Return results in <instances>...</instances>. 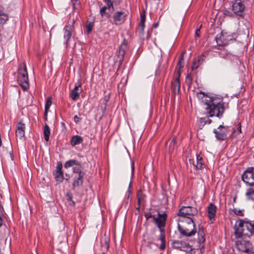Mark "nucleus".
Segmentation results:
<instances>
[{
	"label": "nucleus",
	"instance_id": "dca6fc26",
	"mask_svg": "<svg viewBox=\"0 0 254 254\" xmlns=\"http://www.w3.org/2000/svg\"><path fill=\"white\" fill-rule=\"evenodd\" d=\"M181 76V71H178L177 74L174 80L171 82V89L174 94H179L180 92V78Z\"/></svg>",
	"mask_w": 254,
	"mask_h": 254
},
{
	"label": "nucleus",
	"instance_id": "bf43d9fd",
	"mask_svg": "<svg viewBox=\"0 0 254 254\" xmlns=\"http://www.w3.org/2000/svg\"><path fill=\"white\" fill-rule=\"evenodd\" d=\"M102 254H106L104 252H103Z\"/></svg>",
	"mask_w": 254,
	"mask_h": 254
},
{
	"label": "nucleus",
	"instance_id": "39448f33",
	"mask_svg": "<svg viewBox=\"0 0 254 254\" xmlns=\"http://www.w3.org/2000/svg\"><path fill=\"white\" fill-rule=\"evenodd\" d=\"M17 80L18 84L24 90L29 88V79L25 63H23L19 66Z\"/></svg>",
	"mask_w": 254,
	"mask_h": 254
},
{
	"label": "nucleus",
	"instance_id": "c9c22d12",
	"mask_svg": "<svg viewBox=\"0 0 254 254\" xmlns=\"http://www.w3.org/2000/svg\"><path fill=\"white\" fill-rule=\"evenodd\" d=\"M66 196L67 200L68 201H71L72 205H74L75 202L73 201H72V195L71 193H70V192L67 193V194H66Z\"/></svg>",
	"mask_w": 254,
	"mask_h": 254
},
{
	"label": "nucleus",
	"instance_id": "9d476101",
	"mask_svg": "<svg viewBox=\"0 0 254 254\" xmlns=\"http://www.w3.org/2000/svg\"><path fill=\"white\" fill-rule=\"evenodd\" d=\"M197 210L195 207L191 206H182L178 213L179 216L183 217L187 215H195L197 213Z\"/></svg>",
	"mask_w": 254,
	"mask_h": 254
},
{
	"label": "nucleus",
	"instance_id": "423d86ee",
	"mask_svg": "<svg viewBox=\"0 0 254 254\" xmlns=\"http://www.w3.org/2000/svg\"><path fill=\"white\" fill-rule=\"evenodd\" d=\"M72 171L73 173V178L72 188L73 190H74L76 188L82 185L85 173L80 168L76 167L72 168Z\"/></svg>",
	"mask_w": 254,
	"mask_h": 254
},
{
	"label": "nucleus",
	"instance_id": "5701e85b",
	"mask_svg": "<svg viewBox=\"0 0 254 254\" xmlns=\"http://www.w3.org/2000/svg\"><path fill=\"white\" fill-rule=\"evenodd\" d=\"M83 141V138L79 135H74L71 137L70 143L71 146H74L76 145L79 144Z\"/></svg>",
	"mask_w": 254,
	"mask_h": 254
},
{
	"label": "nucleus",
	"instance_id": "3c124183",
	"mask_svg": "<svg viewBox=\"0 0 254 254\" xmlns=\"http://www.w3.org/2000/svg\"><path fill=\"white\" fill-rule=\"evenodd\" d=\"M65 178H64V179L66 180V181L68 180L70 178L69 175L67 174H65Z\"/></svg>",
	"mask_w": 254,
	"mask_h": 254
},
{
	"label": "nucleus",
	"instance_id": "6e6d98bb",
	"mask_svg": "<svg viewBox=\"0 0 254 254\" xmlns=\"http://www.w3.org/2000/svg\"><path fill=\"white\" fill-rule=\"evenodd\" d=\"M190 75H188L187 77V79H190Z\"/></svg>",
	"mask_w": 254,
	"mask_h": 254
},
{
	"label": "nucleus",
	"instance_id": "a19ab883",
	"mask_svg": "<svg viewBox=\"0 0 254 254\" xmlns=\"http://www.w3.org/2000/svg\"><path fill=\"white\" fill-rule=\"evenodd\" d=\"M81 119L79 118L78 117H77V115H75L74 117V122L77 124L79 122H80L81 121Z\"/></svg>",
	"mask_w": 254,
	"mask_h": 254
},
{
	"label": "nucleus",
	"instance_id": "de8ad7c7",
	"mask_svg": "<svg viewBox=\"0 0 254 254\" xmlns=\"http://www.w3.org/2000/svg\"><path fill=\"white\" fill-rule=\"evenodd\" d=\"M78 0H71V1L72 2L73 6L74 7L76 3L77 2Z\"/></svg>",
	"mask_w": 254,
	"mask_h": 254
},
{
	"label": "nucleus",
	"instance_id": "f257e3e1",
	"mask_svg": "<svg viewBox=\"0 0 254 254\" xmlns=\"http://www.w3.org/2000/svg\"><path fill=\"white\" fill-rule=\"evenodd\" d=\"M197 98L201 100L203 105L205 106L206 114L208 117L216 116L220 119L225 111L224 103L220 98L208 96L202 91L197 93Z\"/></svg>",
	"mask_w": 254,
	"mask_h": 254
},
{
	"label": "nucleus",
	"instance_id": "473e14b6",
	"mask_svg": "<svg viewBox=\"0 0 254 254\" xmlns=\"http://www.w3.org/2000/svg\"><path fill=\"white\" fill-rule=\"evenodd\" d=\"M243 210L238 209L237 208H234L233 209V212L237 215L243 216L244 214L243 213Z\"/></svg>",
	"mask_w": 254,
	"mask_h": 254
},
{
	"label": "nucleus",
	"instance_id": "37998d69",
	"mask_svg": "<svg viewBox=\"0 0 254 254\" xmlns=\"http://www.w3.org/2000/svg\"><path fill=\"white\" fill-rule=\"evenodd\" d=\"M200 32V29H197L195 31V36H197V37H199V33Z\"/></svg>",
	"mask_w": 254,
	"mask_h": 254
},
{
	"label": "nucleus",
	"instance_id": "7ed1b4c3",
	"mask_svg": "<svg viewBox=\"0 0 254 254\" xmlns=\"http://www.w3.org/2000/svg\"><path fill=\"white\" fill-rule=\"evenodd\" d=\"M167 214L164 211L158 212V216L153 217V222L155 223L159 229L160 234L159 240L161 241L159 249L164 250L166 248V236L164 228L166 226Z\"/></svg>",
	"mask_w": 254,
	"mask_h": 254
},
{
	"label": "nucleus",
	"instance_id": "49530a36",
	"mask_svg": "<svg viewBox=\"0 0 254 254\" xmlns=\"http://www.w3.org/2000/svg\"><path fill=\"white\" fill-rule=\"evenodd\" d=\"M238 127L237 128V132L238 133H240L241 132V125L240 124H239L238 125Z\"/></svg>",
	"mask_w": 254,
	"mask_h": 254
},
{
	"label": "nucleus",
	"instance_id": "c85d7f7f",
	"mask_svg": "<svg viewBox=\"0 0 254 254\" xmlns=\"http://www.w3.org/2000/svg\"><path fill=\"white\" fill-rule=\"evenodd\" d=\"M52 104V98L49 97L47 98L45 105V115H47V112Z\"/></svg>",
	"mask_w": 254,
	"mask_h": 254
},
{
	"label": "nucleus",
	"instance_id": "c756f323",
	"mask_svg": "<svg viewBox=\"0 0 254 254\" xmlns=\"http://www.w3.org/2000/svg\"><path fill=\"white\" fill-rule=\"evenodd\" d=\"M8 18L7 15L0 10V24L5 23L7 21Z\"/></svg>",
	"mask_w": 254,
	"mask_h": 254
},
{
	"label": "nucleus",
	"instance_id": "4c0bfd02",
	"mask_svg": "<svg viewBox=\"0 0 254 254\" xmlns=\"http://www.w3.org/2000/svg\"><path fill=\"white\" fill-rule=\"evenodd\" d=\"M178 66H179L178 70L181 72V69L184 66V61L179 60L178 63Z\"/></svg>",
	"mask_w": 254,
	"mask_h": 254
},
{
	"label": "nucleus",
	"instance_id": "a878e982",
	"mask_svg": "<svg viewBox=\"0 0 254 254\" xmlns=\"http://www.w3.org/2000/svg\"><path fill=\"white\" fill-rule=\"evenodd\" d=\"M50 133L51 132L49 127L47 125H45L44 127V137L46 141H49Z\"/></svg>",
	"mask_w": 254,
	"mask_h": 254
},
{
	"label": "nucleus",
	"instance_id": "20e7f679",
	"mask_svg": "<svg viewBox=\"0 0 254 254\" xmlns=\"http://www.w3.org/2000/svg\"><path fill=\"white\" fill-rule=\"evenodd\" d=\"M234 230L237 238H241L243 235H252L254 233V224L250 221L240 219L236 221Z\"/></svg>",
	"mask_w": 254,
	"mask_h": 254
},
{
	"label": "nucleus",
	"instance_id": "bb28decb",
	"mask_svg": "<svg viewBox=\"0 0 254 254\" xmlns=\"http://www.w3.org/2000/svg\"><path fill=\"white\" fill-rule=\"evenodd\" d=\"M80 165V163L78 162V161L77 160H69L65 163V164L64 165V167L65 168H68L69 167L73 166V165Z\"/></svg>",
	"mask_w": 254,
	"mask_h": 254
},
{
	"label": "nucleus",
	"instance_id": "a18cd8bd",
	"mask_svg": "<svg viewBox=\"0 0 254 254\" xmlns=\"http://www.w3.org/2000/svg\"><path fill=\"white\" fill-rule=\"evenodd\" d=\"M243 251L245 253H248V254H254V252H249V250L248 249H245Z\"/></svg>",
	"mask_w": 254,
	"mask_h": 254
},
{
	"label": "nucleus",
	"instance_id": "f03ea898",
	"mask_svg": "<svg viewBox=\"0 0 254 254\" xmlns=\"http://www.w3.org/2000/svg\"><path fill=\"white\" fill-rule=\"evenodd\" d=\"M178 228L180 233L186 237L194 236L196 230L195 224L193 220L189 217H185L178 219Z\"/></svg>",
	"mask_w": 254,
	"mask_h": 254
},
{
	"label": "nucleus",
	"instance_id": "13d9d810",
	"mask_svg": "<svg viewBox=\"0 0 254 254\" xmlns=\"http://www.w3.org/2000/svg\"><path fill=\"white\" fill-rule=\"evenodd\" d=\"M235 132H236V131L234 130V132H233V133H235Z\"/></svg>",
	"mask_w": 254,
	"mask_h": 254
},
{
	"label": "nucleus",
	"instance_id": "c03bdc74",
	"mask_svg": "<svg viewBox=\"0 0 254 254\" xmlns=\"http://www.w3.org/2000/svg\"><path fill=\"white\" fill-rule=\"evenodd\" d=\"M205 239L204 238V235L203 234L202 236H201V238H199V241L200 242L204 243Z\"/></svg>",
	"mask_w": 254,
	"mask_h": 254
},
{
	"label": "nucleus",
	"instance_id": "9b49d317",
	"mask_svg": "<svg viewBox=\"0 0 254 254\" xmlns=\"http://www.w3.org/2000/svg\"><path fill=\"white\" fill-rule=\"evenodd\" d=\"M227 36V32H221L219 34H218L215 37L216 43L218 46H225L228 44L229 41L234 39L233 35L231 36V37L226 38Z\"/></svg>",
	"mask_w": 254,
	"mask_h": 254
},
{
	"label": "nucleus",
	"instance_id": "2eb2a0df",
	"mask_svg": "<svg viewBox=\"0 0 254 254\" xmlns=\"http://www.w3.org/2000/svg\"><path fill=\"white\" fill-rule=\"evenodd\" d=\"M145 21V15L144 14H141L140 21L139 22L138 27L136 29V32L138 33L139 37L142 39H145L144 36V27Z\"/></svg>",
	"mask_w": 254,
	"mask_h": 254
},
{
	"label": "nucleus",
	"instance_id": "f8f14e48",
	"mask_svg": "<svg viewBox=\"0 0 254 254\" xmlns=\"http://www.w3.org/2000/svg\"><path fill=\"white\" fill-rule=\"evenodd\" d=\"M172 247L184 252H190L191 250V246L185 242L174 241L172 243Z\"/></svg>",
	"mask_w": 254,
	"mask_h": 254
},
{
	"label": "nucleus",
	"instance_id": "79ce46f5",
	"mask_svg": "<svg viewBox=\"0 0 254 254\" xmlns=\"http://www.w3.org/2000/svg\"><path fill=\"white\" fill-rule=\"evenodd\" d=\"M186 52H183L179 56V60L184 61V55Z\"/></svg>",
	"mask_w": 254,
	"mask_h": 254
},
{
	"label": "nucleus",
	"instance_id": "864d4df0",
	"mask_svg": "<svg viewBox=\"0 0 254 254\" xmlns=\"http://www.w3.org/2000/svg\"><path fill=\"white\" fill-rule=\"evenodd\" d=\"M105 243H106V246H107V249H108V248H109V243H108L107 241H106V242H105Z\"/></svg>",
	"mask_w": 254,
	"mask_h": 254
},
{
	"label": "nucleus",
	"instance_id": "ea45409f",
	"mask_svg": "<svg viewBox=\"0 0 254 254\" xmlns=\"http://www.w3.org/2000/svg\"><path fill=\"white\" fill-rule=\"evenodd\" d=\"M224 15H225L226 16H230V17L233 16V13L231 11L227 10H226L224 11Z\"/></svg>",
	"mask_w": 254,
	"mask_h": 254
},
{
	"label": "nucleus",
	"instance_id": "f3484780",
	"mask_svg": "<svg viewBox=\"0 0 254 254\" xmlns=\"http://www.w3.org/2000/svg\"><path fill=\"white\" fill-rule=\"evenodd\" d=\"M82 90L80 82H77L75 84L74 88L70 92V97L71 99L73 101L77 100L79 98L80 94L81 93Z\"/></svg>",
	"mask_w": 254,
	"mask_h": 254
},
{
	"label": "nucleus",
	"instance_id": "f704fd0d",
	"mask_svg": "<svg viewBox=\"0 0 254 254\" xmlns=\"http://www.w3.org/2000/svg\"><path fill=\"white\" fill-rule=\"evenodd\" d=\"M200 122L201 123H204V124H210L212 122V120L209 119V118H200Z\"/></svg>",
	"mask_w": 254,
	"mask_h": 254
},
{
	"label": "nucleus",
	"instance_id": "1a4fd4ad",
	"mask_svg": "<svg viewBox=\"0 0 254 254\" xmlns=\"http://www.w3.org/2000/svg\"><path fill=\"white\" fill-rule=\"evenodd\" d=\"M63 165L61 162H58L56 170L53 172V175L56 182V184L62 183L64 179V172L63 171Z\"/></svg>",
	"mask_w": 254,
	"mask_h": 254
},
{
	"label": "nucleus",
	"instance_id": "5fc2aeb1",
	"mask_svg": "<svg viewBox=\"0 0 254 254\" xmlns=\"http://www.w3.org/2000/svg\"><path fill=\"white\" fill-rule=\"evenodd\" d=\"M140 205H138V206L136 208V209L138 210H139L140 209Z\"/></svg>",
	"mask_w": 254,
	"mask_h": 254
},
{
	"label": "nucleus",
	"instance_id": "72a5a7b5",
	"mask_svg": "<svg viewBox=\"0 0 254 254\" xmlns=\"http://www.w3.org/2000/svg\"><path fill=\"white\" fill-rule=\"evenodd\" d=\"M93 25H94L93 23L91 22H90L88 24H87L86 25V27L87 33L88 34H89V33H91V32L92 30Z\"/></svg>",
	"mask_w": 254,
	"mask_h": 254
},
{
	"label": "nucleus",
	"instance_id": "393cba45",
	"mask_svg": "<svg viewBox=\"0 0 254 254\" xmlns=\"http://www.w3.org/2000/svg\"><path fill=\"white\" fill-rule=\"evenodd\" d=\"M197 169H202L204 167L203 159L199 155L197 156L196 164H194Z\"/></svg>",
	"mask_w": 254,
	"mask_h": 254
},
{
	"label": "nucleus",
	"instance_id": "4d7b16f0",
	"mask_svg": "<svg viewBox=\"0 0 254 254\" xmlns=\"http://www.w3.org/2000/svg\"><path fill=\"white\" fill-rule=\"evenodd\" d=\"M149 36V33H148L146 38H148Z\"/></svg>",
	"mask_w": 254,
	"mask_h": 254
},
{
	"label": "nucleus",
	"instance_id": "09e8293b",
	"mask_svg": "<svg viewBox=\"0 0 254 254\" xmlns=\"http://www.w3.org/2000/svg\"><path fill=\"white\" fill-rule=\"evenodd\" d=\"M232 35H233L234 38L236 34L235 33H233L232 34H228V33H227V36L226 37V38L231 37V36H232Z\"/></svg>",
	"mask_w": 254,
	"mask_h": 254
},
{
	"label": "nucleus",
	"instance_id": "b1692460",
	"mask_svg": "<svg viewBox=\"0 0 254 254\" xmlns=\"http://www.w3.org/2000/svg\"><path fill=\"white\" fill-rule=\"evenodd\" d=\"M168 143H169V151L170 153H172L177 148V141L176 137H173L168 142H167L166 145H168Z\"/></svg>",
	"mask_w": 254,
	"mask_h": 254
},
{
	"label": "nucleus",
	"instance_id": "2f4dec72",
	"mask_svg": "<svg viewBox=\"0 0 254 254\" xmlns=\"http://www.w3.org/2000/svg\"><path fill=\"white\" fill-rule=\"evenodd\" d=\"M107 4V7L109 11L114 10L113 1L112 0H103Z\"/></svg>",
	"mask_w": 254,
	"mask_h": 254
},
{
	"label": "nucleus",
	"instance_id": "58836bf2",
	"mask_svg": "<svg viewBox=\"0 0 254 254\" xmlns=\"http://www.w3.org/2000/svg\"><path fill=\"white\" fill-rule=\"evenodd\" d=\"M144 216L146 220H148L150 218H152L153 219V217H155V216L152 215L150 212H145Z\"/></svg>",
	"mask_w": 254,
	"mask_h": 254
},
{
	"label": "nucleus",
	"instance_id": "e433bc0d",
	"mask_svg": "<svg viewBox=\"0 0 254 254\" xmlns=\"http://www.w3.org/2000/svg\"><path fill=\"white\" fill-rule=\"evenodd\" d=\"M4 50L2 46V44L1 41H0V60L4 57Z\"/></svg>",
	"mask_w": 254,
	"mask_h": 254
},
{
	"label": "nucleus",
	"instance_id": "a211bd4d",
	"mask_svg": "<svg viewBox=\"0 0 254 254\" xmlns=\"http://www.w3.org/2000/svg\"><path fill=\"white\" fill-rule=\"evenodd\" d=\"M25 124L21 122H19L18 123V125L17 126L16 132H15L16 137H18L20 139L25 140Z\"/></svg>",
	"mask_w": 254,
	"mask_h": 254
},
{
	"label": "nucleus",
	"instance_id": "6ab92c4d",
	"mask_svg": "<svg viewBox=\"0 0 254 254\" xmlns=\"http://www.w3.org/2000/svg\"><path fill=\"white\" fill-rule=\"evenodd\" d=\"M127 48V43L124 40L123 43L120 46L118 52V57L120 62L123 61L126 51Z\"/></svg>",
	"mask_w": 254,
	"mask_h": 254
},
{
	"label": "nucleus",
	"instance_id": "ddd939ff",
	"mask_svg": "<svg viewBox=\"0 0 254 254\" xmlns=\"http://www.w3.org/2000/svg\"><path fill=\"white\" fill-rule=\"evenodd\" d=\"M213 132L218 140H224L227 138V129L222 125H220L217 129H214Z\"/></svg>",
	"mask_w": 254,
	"mask_h": 254
},
{
	"label": "nucleus",
	"instance_id": "412c9836",
	"mask_svg": "<svg viewBox=\"0 0 254 254\" xmlns=\"http://www.w3.org/2000/svg\"><path fill=\"white\" fill-rule=\"evenodd\" d=\"M217 210L216 206L212 203H210L208 206V217L209 219H214Z\"/></svg>",
	"mask_w": 254,
	"mask_h": 254
},
{
	"label": "nucleus",
	"instance_id": "cd10ccee",
	"mask_svg": "<svg viewBox=\"0 0 254 254\" xmlns=\"http://www.w3.org/2000/svg\"><path fill=\"white\" fill-rule=\"evenodd\" d=\"M145 195L143 193L141 190L138 191L137 193V199L138 205H140L141 203L143 202L145 198Z\"/></svg>",
	"mask_w": 254,
	"mask_h": 254
},
{
	"label": "nucleus",
	"instance_id": "aec40b11",
	"mask_svg": "<svg viewBox=\"0 0 254 254\" xmlns=\"http://www.w3.org/2000/svg\"><path fill=\"white\" fill-rule=\"evenodd\" d=\"M124 12L122 11H118L115 12L113 16V22L116 25H120L123 22V16Z\"/></svg>",
	"mask_w": 254,
	"mask_h": 254
},
{
	"label": "nucleus",
	"instance_id": "4be33fe9",
	"mask_svg": "<svg viewBox=\"0 0 254 254\" xmlns=\"http://www.w3.org/2000/svg\"><path fill=\"white\" fill-rule=\"evenodd\" d=\"M205 56L203 55H201L198 56L196 58L194 59L192 62L191 69L194 70L197 69L200 64H201L204 60Z\"/></svg>",
	"mask_w": 254,
	"mask_h": 254
},
{
	"label": "nucleus",
	"instance_id": "8fccbe9b",
	"mask_svg": "<svg viewBox=\"0 0 254 254\" xmlns=\"http://www.w3.org/2000/svg\"><path fill=\"white\" fill-rule=\"evenodd\" d=\"M134 170V162H132L131 163V172H132V174L133 173Z\"/></svg>",
	"mask_w": 254,
	"mask_h": 254
},
{
	"label": "nucleus",
	"instance_id": "7c9ffc66",
	"mask_svg": "<svg viewBox=\"0 0 254 254\" xmlns=\"http://www.w3.org/2000/svg\"><path fill=\"white\" fill-rule=\"evenodd\" d=\"M108 9V7L106 6H104L102 7H101L100 9V14L101 15L102 17H103L104 16H106V17H109L110 16V14L106 12L107 9Z\"/></svg>",
	"mask_w": 254,
	"mask_h": 254
},
{
	"label": "nucleus",
	"instance_id": "0eeeda50",
	"mask_svg": "<svg viewBox=\"0 0 254 254\" xmlns=\"http://www.w3.org/2000/svg\"><path fill=\"white\" fill-rule=\"evenodd\" d=\"M232 11L236 15L243 17L246 6L242 0H234L232 2Z\"/></svg>",
	"mask_w": 254,
	"mask_h": 254
},
{
	"label": "nucleus",
	"instance_id": "603ef678",
	"mask_svg": "<svg viewBox=\"0 0 254 254\" xmlns=\"http://www.w3.org/2000/svg\"><path fill=\"white\" fill-rule=\"evenodd\" d=\"M158 26V23H154L153 24L152 27L154 28H157Z\"/></svg>",
	"mask_w": 254,
	"mask_h": 254
},
{
	"label": "nucleus",
	"instance_id": "6e6552de",
	"mask_svg": "<svg viewBox=\"0 0 254 254\" xmlns=\"http://www.w3.org/2000/svg\"><path fill=\"white\" fill-rule=\"evenodd\" d=\"M242 180L250 186H254V167L248 168L242 175Z\"/></svg>",
	"mask_w": 254,
	"mask_h": 254
},
{
	"label": "nucleus",
	"instance_id": "4468645a",
	"mask_svg": "<svg viewBox=\"0 0 254 254\" xmlns=\"http://www.w3.org/2000/svg\"><path fill=\"white\" fill-rule=\"evenodd\" d=\"M74 23V19L70 21H68V24L64 28V38L66 40L65 44L66 45L68 44V40L70 39Z\"/></svg>",
	"mask_w": 254,
	"mask_h": 254
}]
</instances>
